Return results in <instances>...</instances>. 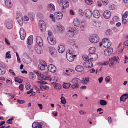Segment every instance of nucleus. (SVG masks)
<instances>
[{
    "mask_svg": "<svg viewBox=\"0 0 128 128\" xmlns=\"http://www.w3.org/2000/svg\"><path fill=\"white\" fill-rule=\"evenodd\" d=\"M71 82L73 84L72 86V88L73 89L78 88L80 87L79 84L80 83L81 80L78 78H74L73 79Z\"/></svg>",
    "mask_w": 128,
    "mask_h": 128,
    "instance_id": "f257e3e1",
    "label": "nucleus"
},
{
    "mask_svg": "<svg viewBox=\"0 0 128 128\" xmlns=\"http://www.w3.org/2000/svg\"><path fill=\"white\" fill-rule=\"evenodd\" d=\"M98 57V54H89L88 56L85 58L84 60H96Z\"/></svg>",
    "mask_w": 128,
    "mask_h": 128,
    "instance_id": "f03ea898",
    "label": "nucleus"
},
{
    "mask_svg": "<svg viewBox=\"0 0 128 128\" xmlns=\"http://www.w3.org/2000/svg\"><path fill=\"white\" fill-rule=\"evenodd\" d=\"M75 28H70L67 29V31L66 33L67 36L70 38L73 37L75 33L74 32L76 31Z\"/></svg>",
    "mask_w": 128,
    "mask_h": 128,
    "instance_id": "7ed1b4c3",
    "label": "nucleus"
},
{
    "mask_svg": "<svg viewBox=\"0 0 128 128\" xmlns=\"http://www.w3.org/2000/svg\"><path fill=\"white\" fill-rule=\"evenodd\" d=\"M103 45L104 47L108 48L110 47L112 43L107 38H104L102 40Z\"/></svg>",
    "mask_w": 128,
    "mask_h": 128,
    "instance_id": "20e7f679",
    "label": "nucleus"
},
{
    "mask_svg": "<svg viewBox=\"0 0 128 128\" xmlns=\"http://www.w3.org/2000/svg\"><path fill=\"white\" fill-rule=\"evenodd\" d=\"M90 40L92 43H96L99 42V38L97 35L94 34L90 38Z\"/></svg>",
    "mask_w": 128,
    "mask_h": 128,
    "instance_id": "39448f33",
    "label": "nucleus"
},
{
    "mask_svg": "<svg viewBox=\"0 0 128 128\" xmlns=\"http://www.w3.org/2000/svg\"><path fill=\"white\" fill-rule=\"evenodd\" d=\"M40 28L42 32H44L46 28V26L45 22L42 20H40L39 23Z\"/></svg>",
    "mask_w": 128,
    "mask_h": 128,
    "instance_id": "423d86ee",
    "label": "nucleus"
},
{
    "mask_svg": "<svg viewBox=\"0 0 128 128\" xmlns=\"http://www.w3.org/2000/svg\"><path fill=\"white\" fill-rule=\"evenodd\" d=\"M47 66L46 62L43 60L40 61V64L38 65V67L40 70H44L46 67Z\"/></svg>",
    "mask_w": 128,
    "mask_h": 128,
    "instance_id": "0eeeda50",
    "label": "nucleus"
},
{
    "mask_svg": "<svg viewBox=\"0 0 128 128\" xmlns=\"http://www.w3.org/2000/svg\"><path fill=\"white\" fill-rule=\"evenodd\" d=\"M66 58L70 62H72L74 60V58L73 56L70 52V50H68L66 52Z\"/></svg>",
    "mask_w": 128,
    "mask_h": 128,
    "instance_id": "6e6552de",
    "label": "nucleus"
},
{
    "mask_svg": "<svg viewBox=\"0 0 128 128\" xmlns=\"http://www.w3.org/2000/svg\"><path fill=\"white\" fill-rule=\"evenodd\" d=\"M119 59V58L118 57L117 58L116 56H114L113 58H110L109 61L111 64H110V67H112V66L115 63L117 62Z\"/></svg>",
    "mask_w": 128,
    "mask_h": 128,
    "instance_id": "1a4fd4ad",
    "label": "nucleus"
},
{
    "mask_svg": "<svg viewBox=\"0 0 128 128\" xmlns=\"http://www.w3.org/2000/svg\"><path fill=\"white\" fill-rule=\"evenodd\" d=\"M20 33L21 39L22 40H24L26 35L25 31L23 28H21L20 30Z\"/></svg>",
    "mask_w": 128,
    "mask_h": 128,
    "instance_id": "9d476101",
    "label": "nucleus"
},
{
    "mask_svg": "<svg viewBox=\"0 0 128 128\" xmlns=\"http://www.w3.org/2000/svg\"><path fill=\"white\" fill-rule=\"evenodd\" d=\"M48 68L50 72L52 73H54L56 71V67L52 64L49 65L48 66Z\"/></svg>",
    "mask_w": 128,
    "mask_h": 128,
    "instance_id": "9b49d317",
    "label": "nucleus"
},
{
    "mask_svg": "<svg viewBox=\"0 0 128 128\" xmlns=\"http://www.w3.org/2000/svg\"><path fill=\"white\" fill-rule=\"evenodd\" d=\"M113 51V49L110 48L105 50L104 52V54L106 56H108L110 55L112 53Z\"/></svg>",
    "mask_w": 128,
    "mask_h": 128,
    "instance_id": "f8f14e48",
    "label": "nucleus"
},
{
    "mask_svg": "<svg viewBox=\"0 0 128 128\" xmlns=\"http://www.w3.org/2000/svg\"><path fill=\"white\" fill-rule=\"evenodd\" d=\"M84 66L86 67L90 68L93 66L92 62L90 61H88L84 62L83 64Z\"/></svg>",
    "mask_w": 128,
    "mask_h": 128,
    "instance_id": "ddd939ff",
    "label": "nucleus"
},
{
    "mask_svg": "<svg viewBox=\"0 0 128 128\" xmlns=\"http://www.w3.org/2000/svg\"><path fill=\"white\" fill-rule=\"evenodd\" d=\"M36 42L38 46H42L43 45L42 40L41 37H37L36 38Z\"/></svg>",
    "mask_w": 128,
    "mask_h": 128,
    "instance_id": "4468645a",
    "label": "nucleus"
},
{
    "mask_svg": "<svg viewBox=\"0 0 128 128\" xmlns=\"http://www.w3.org/2000/svg\"><path fill=\"white\" fill-rule=\"evenodd\" d=\"M111 15V12L108 10L105 11L103 14L104 17L107 19L109 18H110Z\"/></svg>",
    "mask_w": 128,
    "mask_h": 128,
    "instance_id": "2eb2a0df",
    "label": "nucleus"
},
{
    "mask_svg": "<svg viewBox=\"0 0 128 128\" xmlns=\"http://www.w3.org/2000/svg\"><path fill=\"white\" fill-rule=\"evenodd\" d=\"M50 51L52 56L53 57L56 56L57 53L56 50L54 48H50Z\"/></svg>",
    "mask_w": 128,
    "mask_h": 128,
    "instance_id": "dca6fc26",
    "label": "nucleus"
},
{
    "mask_svg": "<svg viewBox=\"0 0 128 128\" xmlns=\"http://www.w3.org/2000/svg\"><path fill=\"white\" fill-rule=\"evenodd\" d=\"M86 27V24L85 21H82L80 25V28L83 31L85 30Z\"/></svg>",
    "mask_w": 128,
    "mask_h": 128,
    "instance_id": "f3484780",
    "label": "nucleus"
},
{
    "mask_svg": "<svg viewBox=\"0 0 128 128\" xmlns=\"http://www.w3.org/2000/svg\"><path fill=\"white\" fill-rule=\"evenodd\" d=\"M54 16H56V18L58 20L61 19L62 17V14L60 12L55 13Z\"/></svg>",
    "mask_w": 128,
    "mask_h": 128,
    "instance_id": "a211bd4d",
    "label": "nucleus"
},
{
    "mask_svg": "<svg viewBox=\"0 0 128 128\" xmlns=\"http://www.w3.org/2000/svg\"><path fill=\"white\" fill-rule=\"evenodd\" d=\"M33 128H42V125L40 123L34 122L32 124Z\"/></svg>",
    "mask_w": 128,
    "mask_h": 128,
    "instance_id": "6ab92c4d",
    "label": "nucleus"
},
{
    "mask_svg": "<svg viewBox=\"0 0 128 128\" xmlns=\"http://www.w3.org/2000/svg\"><path fill=\"white\" fill-rule=\"evenodd\" d=\"M48 40L49 42L52 45L55 44L56 43V42L54 39L51 38L50 36L48 37Z\"/></svg>",
    "mask_w": 128,
    "mask_h": 128,
    "instance_id": "aec40b11",
    "label": "nucleus"
},
{
    "mask_svg": "<svg viewBox=\"0 0 128 128\" xmlns=\"http://www.w3.org/2000/svg\"><path fill=\"white\" fill-rule=\"evenodd\" d=\"M6 26L7 28L9 30L12 28V22L11 20H8L6 21Z\"/></svg>",
    "mask_w": 128,
    "mask_h": 128,
    "instance_id": "412c9836",
    "label": "nucleus"
},
{
    "mask_svg": "<svg viewBox=\"0 0 128 128\" xmlns=\"http://www.w3.org/2000/svg\"><path fill=\"white\" fill-rule=\"evenodd\" d=\"M128 98V94H125L122 95L120 98V101L125 102L126 100Z\"/></svg>",
    "mask_w": 128,
    "mask_h": 128,
    "instance_id": "4be33fe9",
    "label": "nucleus"
},
{
    "mask_svg": "<svg viewBox=\"0 0 128 128\" xmlns=\"http://www.w3.org/2000/svg\"><path fill=\"white\" fill-rule=\"evenodd\" d=\"M48 10L50 12H52L55 10V7L54 4H49L48 6Z\"/></svg>",
    "mask_w": 128,
    "mask_h": 128,
    "instance_id": "5701e85b",
    "label": "nucleus"
},
{
    "mask_svg": "<svg viewBox=\"0 0 128 128\" xmlns=\"http://www.w3.org/2000/svg\"><path fill=\"white\" fill-rule=\"evenodd\" d=\"M93 15L94 17L96 18H98L100 16V14L97 10H95L93 12Z\"/></svg>",
    "mask_w": 128,
    "mask_h": 128,
    "instance_id": "b1692460",
    "label": "nucleus"
},
{
    "mask_svg": "<svg viewBox=\"0 0 128 128\" xmlns=\"http://www.w3.org/2000/svg\"><path fill=\"white\" fill-rule=\"evenodd\" d=\"M57 29L58 32L60 33H62L64 30V27L60 25H59L57 26Z\"/></svg>",
    "mask_w": 128,
    "mask_h": 128,
    "instance_id": "393cba45",
    "label": "nucleus"
},
{
    "mask_svg": "<svg viewBox=\"0 0 128 128\" xmlns=\"http://www.w3.org/2000/svg\"><path fill=\"white\" fill-rule=\"evenodd\" d=\"M58 51L60 53H62L65 50V47L62 45H60L58 48Z\"/></svg>",
    "mask_w": 128,
    "mask_h": 128,
    "instance_id": "a878e982",
    "label": "nucleus"
},
{
    "mask_svg": "<svg viewBox=\"0 0 128 128\" xmlns=\"http://www.w3.org/2000/svg\"><path fill=\"white\" fill-rule=\"evenodd\" d=\"M76 70L78 72H81L84 70L83 67L80 65H78L76 66L75 68Z\"/></svg>",
    "mask_w": 128,
    "mask_h": 128,
    "instance_id": "bb28decb",
    "label": "nucleus"
},
{
    "mask_svg": "<svg viewBox=\"0 0 128 128\" xmlns=\"http://www.w3.org/2000/svg\"><path fill=\"white\" fill-rule=\"evenodd\" d=\"M85 14L87 18H90L92 16V12L90 10H88L86 12H85Z\"/></svg>",
    "mask_w": 128,
    "mask_h": 128,
    "instance_id": "cd10ccee",
    "label": "nucleus"
},
{
    "mask_svg": "<svg viewBox=\"0 0 128 128\" xmlns=\"http://www.w3.org/2000/svg\"><path fill=\"white\" fill-rule=\"evenodd\" d=\"M41 47V46H36L35 47V49L36 52L38 54H40L41 53L42 49Z\"/></svg>",
    "mask_w": 128,
    "mask_h": 128,
    "instance_id": "c85d7f7f",
    "label": "nucleus"
},
{
    "mask_svg": "<svg viewBox=\"0 0 128 128\" xmlns=\"http://www.w3.org/2000/svg\"><path fill=\"white\" fill-rule=\"evenodd\" d=\"M55 84L54 85V88L57 90H60L62 87L61 85L58 83H54V82L52 83V84Z\"/></svg>",
    "mask_w": 128,
    "mask_h": 128,
    "instance_id": "c756f323",
    "label": "nucleus"
},
{
    "mask_svg": "<svg viewBox=\"0 0 128 128\" xmlns=\"http://www.w3.org/2000/svg\"><path fill=\"white\" fill-rule=\"evenodd\" d=\"M33 42L32 36H30L28 38L27 42L28 44L29 45H31Z\"/></svg>",
    "mask_w": 128,
    "mask_h": 128,
    "instance_id": "7c9ffc66",
    "label": "nucleus"
},
{
    "mask_svg": "<svg viewBox=\"0 0 128 128\" xmlns=\"http://www.w3.org/2000/svg\"><path fill=\"white\" fill-rule=\"evenodd\" d=\"M89 78L88 77L86 78H84V79L82 81V82L83 84H87L88 82H89Z\"/></svg>",
    "mask_w": 128,
    "mask_h": 128,
    "instance_id": "2f4dec72",
    "label": "nucleus"
},
{
    "mask_svg": "<svg viewBox=\"0 0 128 128\" xmlns=\"http://www.w3.org/2000/svg\"><path fill=\"white\" fill-rule=\"evenodd\" d=\"M17 21L19 24L21 26H22L23 25V20L21 16H20L17 18Z\"/></svg>",
    "mask_w": 128,
    "mask_h": 128,
    "instance_id": "473e14b6",
    "label": "nucleus"
},
{
    "mask_svg": "<svg viewBox=\"0 0 128 128\" xmlns=\"http://www.w3.org/2000/svg\"><path fill=\"white\" fill-rule=\"evenodd\" d=\"M28 16L30 19L32 20H33L35 18L34 15L33 13L31 12H30L28 13Z\"/></svg>",
    "mask_w": 128,
    "mask_h": 128,
    "instance_id": "72a5a7b5",
    "label": "nucleus"
},
{
    "mask_svg": "<svg viewBox=\"0 0 128 128\" xmlns=\"http://www.w3.org/2000/svg\"><path fill=\"white\" fill-rule=\"evenodd\" d=\"M96 50V48L94 47H91L89 50V52L90 53V54H94Z\"/></svg>",
    "mask_w": 128,
    "mask_h": 128,
    "instance_id": "f704fd0d",
    "label": "nucleus"
},
{
    "mask_svg": "<svg viewBox=\"0 0 128 128\" xmlns=\"http://www.w3.org/2000/svg\"><path fill=\"white\" fill-rule=\"evenodd\" d=\"M6 6L9 8H11L12 6V4H11V2L10 0H8L5 2Z\"/></svg>",
    "mask_w": 128,
    "mask_h": 128,
    "instance_id": "c9c22d12",
    "label": "nucleus"
},
{
    "mask_svg": "<svg viewBox=\"0 0 128 128\" xmlns=\"http://www.w3.org/2000/svg\"><path fill=\"white\" fill-rule=\"evenodd\" d=\"M74 26L78 27L79 26L80 24L79 20L77 18L74 21Z\"/></svg>",
    "mask_w": 128,
    "mask_h": 128,
    "instance_id": "e433bc0d",
    "label": "nucleus"
},
{
    "mask_svg": "<svg viewBox=\"0 0 128 128\" xmlns=\"http://www.w3.org/2000/svg\"><path fill=\"white\" fill-rule=\"evenodd\" d=\"M71 84L70 83H64L63 85V87L64 88L68 89L70 86Z\"/></svg>",
    "mask_w": 128,
    "mask_h": 128,
    "instance_id": "4c0bfd02",
    "label": "nucleus"
},
{
    "mask_svg": "<svg viewBox=\"0 0 128 128\" xmlns=\"http://www.w3.org/2000/svg\"><path fill=\"white\" fill-rule=\"evenodd\" d=\"M5 72L4 68L3 67H0V75H2L5 74Z\"/></svg>",
    "mask_w": 128,
    "mask_h": 128,
    "instance_id": "58836bf2",
    "label": "nucleus"
},
{
    "mask_svg": "<svg viewBox=\"0 0 128 128\" xmlns=\"http://www.w3.org/2000/svg\"><path fill=\"white\" fill-rule=\"evenodd\" d=\"M68 42L71 45L73 46L75 45V42H74V40L70 39L68 40Z\"/></svg>",
    "mask_w": 128,
    "mask_h": 128,
    "instance_id": "ea45409f",
    "label": "nucleus"
},
{
    "mask_svg": "<svg viewBox=\"0 0 128 128\" xmlns=\"http://www.w3.org/2000/svg\"><path fill=\"white\" fill-rule=\"evenodd\" d=\"M99 102L101 105L102 106L106 105L107 104L106 102L104 100H100Z\"/></svg>",
    "mask_w": 128,
    "mask_h": 128,
    "instance_id": "a19ab883",
    "label": "nucleus"
},
{
    "mask_svg": "<svg viewBox=\"0 0 128 128\" xmlns=\"http://www.w3.org/2000/svg\"><path fill=\"white\" fill-rule=\"evenodd\" d=\"M30 78L34 80L35 78V75L33 72H30Z\"/></svg>",
    "mask_w": 128,
    "mask_h": 128,
    "instance_id": "79ce46f5",
    "label": "nucleus"
},
{
    "mask_svg": "<svg viewBox=\"0 0 128 128\" xmlns=\"http://www.w3.org/2000/svg\"><path fill=\"white\" fill-rule=\"evenodd\" d=\"M60 99L61 100V103L64 104H65L66 103V101L65 98L64 97L62 96Z\"/></svg>",
    "mask_w": 128,
    "mask_h": 128,
    "instance_id": "37998d69",
    "label": "nucleus"
},
{
    "mask_svg": "<svg viewBox=\"0 0 128 128\" xmlns=\"http://www.w3.org/2000/svg\"><path fill=\"white\" fill-rule=\"evenodd\" d=\"M31 87V85L29 82H27L26 83V84L25 86V87L27 90H29L30 88Z\"/></svg>",
    "mask_w": 128,
    "mask_h": 128,
    "instance_id": "c03bdc74",
    "label": "nucleus"
},
{
    "mask_svg": "<svg viewBox=\"0 0 128 128\" xmlns=\"http://www.w3.org/2000/svg\"><path fill=\"white\" fill-rule=\"evenodd\" d=\"M92 0H85L86 3L88 5H91L92 4Z\"/></svg>",
    "mask_w": 128,
    "mask_h": 128,
    "instance_id": "a18cd8bd",
    "label": "nucleus"
},
{
    "mask_svg": "<svg viewBox=\"0 0 128 128\" xmlns=\"http://www.w3.org/2000/svg\"><path fill=\"white\" fill-rule=\"evenodd\" d=\"M15 82H17L20 84L22 83L23 80H22L18 78H16L15 79Z\"/></svg>",
    "mask_w": 128,
    "mask_h": 128,
    "instance_id": "49530a36",
    "label": "nucleus"
},
{
    "mask_svg": "<svg viewBox=\"0 0 128 128\" xmlns=\"http://www.w3.org/2000/svg\"><path fill=\"white\" fill-rule=\"evenodd\" d=\"M116 7L114 4H111L109 6V8L110 10H114L115 9Z\"/></svg>",
    "mask_w": 128,
    "mask_h": 128,
    "instance_id": "de8ad7c7",
    "label": "nucleus"
},
{
    "mask_svg": "<svg viewBox=\"0 0 128 128\" xmlns=\"http://www.w3.org/2000/svg\"><path fill=\"white\" fill-rule=\"evenodd\" d=\"M66 3L67 4V5H66V6H64V5L62 6L63 8L62 10V12H66V10H65L64 9L68 7L69 6V3Z\"/></svg>",
    "mask_w": 128,
    "mask_h": 128,
    "instance_id": "09e8293b",
    "label": "nucleus"
},
{
    "mask_svg": "<svg viewBox=\"0 0 128 128\" xmlns=\"http://www.w3.org/2000/svg\"><path fill=\"white\" fill-rule=\"evenodd\" d=\"M80 15L81 16H83L84 14V11L82 9H80L78 12Z\"/></svg>",
    "mask_w": 128,
    "mask_h": 128,
    "instance_id": "8fccbe9b",
    "label": "nucleus"
},
{
    "mask_svg": "<svg viewBox=\"0 0 128 128\" xmlns=\"http://www.w3.org/2000/svg\"><path fill=\"white\" fill-rule=\"evenodd\" d=\"M14 118H11L9 119L8 120H7L6 122L8 124H12V122H11L12 121V120Z\"/></svg>",
    "mask_w": 128,
    "mask_h": 128,
    "instance_id": "3c124183",
    "label": "nucleus"
},
{
    "mask_svg": "<svg viewBox=\"0 0 128 128\" xmlns=\"http://www.w3.org/2000/svg\"><path fill=\"white\" fill-rule=\"evenodd\" d=\"M102 3L104 5L106 6L108 4V0H103Z\"/></svg>",
    "mask_w": 128,
    "mask_h": 128,
    "instance_id": "603ef678",
    "label": "nucleus"
},
{
    "mask_svg": "<svg viewBox=\"0 0 128 128\" xmlns=\"http://www.w3.org/2000/svg\"><path fill=\"white\" fill-rule=\"evenodd\" d=\"M10 52H7L6 54V58H11V55L9 54Z\"/></svg>",
    "mask_w": 128,
    "mask_h": 128,
    "instance_id": "864d4df0",
    "label": "nucleus"
},
{
    "mask_svg": "<svg viewBox=\"0 0 128 128\" xmlns=\"http://www.w3.org/2000/svg\"><path fill=\"white\" fill-rule=\"evenodd\" d=\"M119 18L118 16L114 17L113 18V20L115 22H118L119 20Z\"/></svg>",
    "mask_w": 128,
    "mask_h": 128,
    "instance_id": "5fc2aeb1",
    "label": "nucleus"
},
{
    "mask_svg": "<svg viewBox=\"0 0 128 128\" xmlns=\"http://www.w3.org/2000/svg\"><path fill=\"white\" fill-rule=\"evenodd\" d=\"M6 83L8 85H10L12 84V82L11 80H7L6 81Z\"/></svg>",
    "mask_w": 128,
    "mask_h": 128,
    "instance_id": "6e6d98bb",
    "label": "nucleus"
},
{
    "mask_svg": "<svg viewBox=\"0 0 128 128\" xmlns=\"http://www.w3.org/2000/svg\"><path fill=\"white\" fill-rule=\"evenodd\" d=\"M18 102L20 104H23L25 102V101L24 100H17Z\"/></svg>",
    "mask_w": 128,
    "mask_h": 128,
    "instance_id": "4d7b16f0",
    "label": "nucleus"
},
{
    "mask_svg": "<svg viewBox=\"0 0 128 128\" xmlns=\"http://www.w3.org/2000/svg\"><path fill=\"white\" fill-rule=\"evenodd\" d=\"M40 76L42 78V79L43 80H46V79H47L46 78V76L44 75L43 74H42V75L41 74V75Z\"/></svg>",
    "mask_w": 128,
    "mask_h": 128,
    "instance_id": "13d9d810",
    "label": "nucleus"
},
{
    "mask_svg": "<svg viewBox=\"0 0 128 128\" xmlns=\"http://www.w3.org/2000/svg\"><path fill=\"white\" fill-rule=\"evenodd\" d=\"M111 31L109 30H108L106 32V34L107 36H110V34Z\"/></svg>",
    "mask_w": 128,
    "mask_h": 128,
    "instance_id": "bf43d9fd",
    "label": "nucleus"
},
{
    "mask_svg": "<svg viewBox=\"0 0 128 128\" xmlns=\"http://www.w3.org/2000/svg\"><path fill=\"white\" fill-rule=\"evenodd\" d=\"M24 88V86L22 84H20L19 86V89L22 91L23 90V88Z\"/></svg>",
    "mask_w": 128,
    "mask_h": 128,
    "instance_id": "052dcab7",
    "label": "nucleus"
},
{
    "mask_svg": "<svg viewBox=\"0 0 128 128\" xmlns=\"http://www.w3.org/2000/svg\"><path fill=\"white\" fill-rule=\"evenodd\" d=\"M110 76H108L106 78L105 80L106 82H108L110 81Z\"/></svg>",
    "mask_w": 128,
    "mask_h": 128,
    "instance_id": "680f3d73",
    "label": "nucleus"
},
{
    "mask_svg": "<svg viewBox=\"0 0 128 128\" xmlns=\"http://www.w3.org/2000/svg\"><path fill=\"white\" fill-rule=\"evenodd\" d=\"M94 25L96 27L99 28L100 27V24L98 22H96Z\"/></svg>",
    "mask_w": 128,
    "mask_h": 128,
    "instance_id": "e2e57ef3",
    "label": "nucleus"
},
{
    "mask_svg": "<svg viewBox=\"0 0 128 128\" xmlns=\"http://www.w3.org/2000/svg\"><path fill=\"white\" fill-rule=\"evenodd\" d=\"M109 64V62L108 61H106L104 63H102L101 65H104L106 66L108 65Z\"/></svg>",
    "mask_w": 128,
    "mask_h": 128,
    "instance_id": "0e129e2a",
    "label": "nucleus"
},
{
    "mask_svg": "<svg viewBox=\"0 0 128 128\" xmlns=\"http://www.w3.org/2000/svg\"><path fill=\"white\" fill-rule=\"evenodd\" d=\"M34 72L38 76H40L41 75V74L39 73V72L38 71L35 70Z\"/></svg>",
    "mask_w": 128,
    "mask_h": 128,
    "instance_id": "69168bd1",
    "label": "nucleus"
},
{
    "mask_svg": "<svg viewBox=\"0 0 128 128\" xmlns=\"http://www.w3.org/2000/svg\"><path fill=\"white\" fill-rule=\"evenodd\" d=\"M108 122L110 123L112 122V118L110 116L108 118Z\"/></svg>",
    "mask_w": 128,
    "mask_h": 128,
    "instance_id": "338daca9",
    "label": "nucleus"
},
{
    "mask_svg": "<svg viewBox=\"0 0 128 128\" xmlns=\"http://www.w3.org/2000/svg\"><path fill=\"white\" fill-rule=\"evenodd\" d=\"M38 16L39 18H41L43 17V15L41 13H38Z\"/></svg>",
    "mask_w": 128,
    "mask_h": 128,
    "instance_id": "774afa93",
    "label": "nucleus"
}]
</instances>
